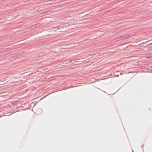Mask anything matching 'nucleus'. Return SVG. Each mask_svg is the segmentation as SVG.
<instances>
[{
    "instance_id": "1",
    "label": "nucleus",
    "mask_w": 152,
    "mask_h": 152,
    "mask_svg": "<svg viewBox=\"0 0 152 152\" xmlns=\"http://www.w3.org/2000/svg\"><path fill=\"white\" fill-rule=\"evenodd\" d=\"M69 26V24L68 23H66L63 26V27H65Z\"/></svg>"
},
{
    "instance_id": "2",
    "label": "nucleus",
    "mask_w": 152,
    "mask_h": 152,
    "mask_svg": "<svg viewBox=\"0 0 152 152\" xmlns=\"http://www.w3.org/2000/svg\"><path fill=\"white\" fill-rule=\"evenodd\" d=\"M1 42V40H0V42Z\"/></svg>"
}]
</instances>
